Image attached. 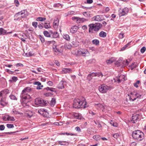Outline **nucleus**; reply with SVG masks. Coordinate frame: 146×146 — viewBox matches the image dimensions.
Segmentation results:
<instances>
[{
    "label": "nucleus",
    "instance_id": "nucleus-30",
    "mask_svg": "<svg viewBox=\"0 0 146 146\" xmlns=\"http://www.w3.org/2000/svg\"><path fill=\"white\" fill-rule=\"evenodd\" d=\"M129 61L130 60L129 59L126 60H124L123 61H122V64L123 66H126L129 64Z\"/></svg>",
    "mask_w": 146,
    "mask_h": 146
},
{
    "label": "nucleus",
    "instance_id": "nucleus-29",
    "mask_svg": "<svg viewBox=\"0 0 146 146\" xmlns=\"http://www.w3.org/2000/svg\"><path fill=\"white\" fill-rule=\"evenodd\" d=\"M1 92L2 93V94L3 96H4L5 95L8 94L9 93V90L8 89L3 90L1 91Z\"/></svg>",
    "mask_w": 146,
    "mask_h": 146
},
{
    "label": "nucleus",
    "instance_id": "nucleus-31",
    "mask_svg": "<svg viewBox=\"0 0 146 146\" xmlns=\"http://www.w3.org/2000/svg\"><path fill=\"white\" fill-rule=\"evenodd\" d=\"M137 66V63L135 62L132 63L131 65V70H132L134 68L136 67Z\"/></svg>",
    "mask_w": 146,
    "mask_h": 146
},
{
    "label": "nucleus",
    "instance_id": "nucleus-14",
    "mask_svg": "<svg viewBox=\"0 0 146 146\" xmlns=\"http://www.w3.org/2000/svg\"><path fill=\"white\" fill-rule=\"evenodd\" d=\"M38 112L43 116L47 117L48 114V112L44 109L40 110L38 111Z\"/></svg>",
    "mask_w": 146,
    "mask_h": 146
},
{
    "label": "nucleus",
    "instance_id": "nucleus-16",
    "mask_svg": "<svg viewBox=\"0 0 146 146\" xmlns=\"http://www.w3.org/2000/svg\"><path fill=\"white\" fill-rule=\"evenodd\" d=\"M89 28V33H93V31H94V24H91L88 25Z\"/></svg>",
    "mask_w": 146,
    "mask_h": 146
},
{
    "label": "nucleus",
    "instance_id": "nucleus-28",
    "mask_svg": "<svg viewBox=\"0 0 146 146\" xmlns=\"http://www.w3.org/2000/svg\"><path fill=\"white\" fill-rule=\"evenodd\" d=\"M53 48L54 51L56 52H61L60 50L58 49V46H56L53 45Z\"/></svg>",
    "mask_w": 146,
    "mask_h": 146
},
{
    "label": "nucleus",
    "instance_id": "nucleus-21",
    "mask_svg": "<svg viewBox=\"0 0 146 146\" xmlns=\"http://www.w3.org/2000/svg\"><path fill=\"white\" fill-rule=\"evenodd\" d=\"M8 104V102H6L5 98H2L0 100V104L1 105L4 106L7 105Z\"/></svg>",
    "mask_w": 146,
    "mask_h": 146
},
{
    "label": "nucleus",
    "instance_id": "nucleus-19",
    "mask_svg": "<svg viewBox=\"0 0 146 146\" xmlns=\"http://www.w3.org/2000/svg\"><path fill=\"white\" fill-rule=\"evenodd\" d=\"M59 23V20L58 18H56L54 19L53 22V26L54 28H57L58 25Z\"/></svg>",
    "mask_w": 146,
    "mask_h": 146
},
{
    "label": "nucleus",
    "instance_id": "nucleus-47",
    "mask_svg": "<svg viewBox=\"0 0 146 146\" xmlns=\"http://www.w3.org/2000/svg\"><path fill=\"white\" fill-rule=\"evenodd\" d=\"M124 37V33H120L119 34V38L122 39Z\"/></svg>",
    "mask_w": 146,
    "mask_h": 146
},
{
    "label": "nucleus",
    "instance_id": "nucleus-9",
    "mask_svg": "<svg viewBox=\"0 0 146 146\" xmlns=\"http://www.w3.org/2000/svg\"><path fill=\"white\" fill-rule=\"evenodd\" d=\"M93 20L98 21H100L105 20L103 16L102 15H97L93 18Z\"/></svg>",
    "mask_w": 146,
    "mask_h": 146
},
{
    "label": "nucleus",
    "instance_id": "nucleus-37",
    "mask_svg": "<svg viewBox=\"0 0 146 146\" xmlns=\"http://www.w3.org/2000/svg\"><path fill=\"white\" fill-rule=\"evenodd\" d=\"M83 15L86 17H88L89 16L90 14L88 12H84L83 13Z\"/></svg>",
    "mask_w": 146,
    "mask_h": 146
},
{
    "label": "nucleus",
    "instance_id": "nucleus-18",
    "mask_svg": "<svg viewBox=\"0 0 146 146\" xmlns=\"http://www.w3.org/2000/svg\"><path fill=\"white\" fill-rule=\"evenodd\" d=\"M72 71L71 69L69 68H63L62 70V72L64 73H70Z\"/></svg>",
    "mask_w": 146,
    "mask_h": 146
},
{
    "label": "nucleus",
    "instance_id": "nucleus-36",
    "mask_svg": "<svg viewBox=\"0 0 146 146\" xmlns=\"http://www.w3.org/2000/svg\"><path fill=\"white\" fill-rule=\"evenodd\" d=\"M44 36L47 37H50V33L46 31H45L43 32Z\"/></svg>",
    "mask_w": 146,
    "mask_h": 146
},
{
    "label": "nucleus",
    "instance_id": "nucleus-59",
    "mask_svg": "<svg viewBox=\"0 0 146 146\" xmlns=\"http://www.w3.org/2000/svg\"><path fill=\"white\" fill-rule=\"evenodd\" d=\"M74 13V12L73 11H70L68 12V15H73Z\"/></svg>",
    "mask_w": 146,
    "mask_h": 146
},
{
    "label": "nucleus",
    "instance_id": "nucleus-4",
    "mask_svg": "<svg viewBox=\"0 0 146 146\" xmlns=\"http://www.w3.org/2000/svg\"><path fill=\"white\" fill-rule=\"evenodd\" d=\"M27 11L25 10L22 11L20 12H19L16 14L15 16H17L18 19H21L22 18L26 17L28 15Z\"/></svg>",
    "mask_w": 146,
    "mask_h": 146
},
{
    "label": "nucleus",
    "instance_id": "nucleus-42",
    "mask_svg": "<svg viewBox=\"0 0 146 146\" xmlns=\"http://www.w3.org/2000/svg\"><path fill=\"white\" fill-rule=\"evenodd\" d=\"M114 61V60H112V59L107 60L106 61V62L107 64H111L113 63Z\"/></svg>",
    "mask_w": 146,
    "mask_h": 146
},
{
    "label": "nucleus",
    "instance_id": "nucleus-40",
    "mask_svg": "<svg viewBox=\"0 0 146 146\" xmlns=\"http://www.w3.org/2000/svg\"><path fill=\"white\" fill-rule=\"evenodd\" d=\"M45 25H44V27L46 29H48L50 28V26L49 23H45Z\"/></svg>",
    "mask_w": 146,
    "mask_h": 146
},
{
    "label": "nucleus",
    "instance_id": "nucleus-22",
    "mask_svg": "<svg viewBox=\"0 0 146 146\" xmlns=\"http://www.w3.org/2000/svg\"><path fill=\"white\" fill-rule=\"evenodd\" d=\"M7 32L6 30L3 28H0V35H7Z\"/></svg>",
    "mask_w": 146,
    "mask_h": 146
},
{
    "label": "nucleus",
    "instance_id": "nucleus-63",
    "mask_svg": "<svg viewBox=\"0 0 146 146\" xmlns=\"http://www.w3.org/2000/svg\"><path fill=\"white\" fill-rule=\"evenodd\" d=\"M22 36L25 39H26L27 38V35L23 33L22 35Z\"/></svg>",
    "mask_w": 146,
    "mask_h": 146
},
{
    "label": "nucleus",
    "instance_id": "nucleus-5",
    "mask_svg": "<svg viewBox=\"0 0 146 146\" xmlns=\"http://www.w3.org/2000/svg\"><path fill=\"white\" fill-rule=\"evenodd\" d=\"M112 88L110 86H108L105 84H102L99 87V90L101 93H106L110 88Z\"/></svg>",
    "mask_w": 146,
    "mask_h": 146
},
{
    "label": "nucleus",
    "instance_id": "nucleus-26",
    "mask_svg": "<svg viewBox=\"0 0 146 146\" xmlns=\"http://www.w3.org/2000/svg\"><path fill=\"white\" fill-rule=\"evenodd\" d=\"M93 138L95 139L96 141H98L100 140L101 138V137L100 136L98 135H94L93 137Z\"/></svg>",
    "mask_w": 146,
    "mask_h": 146
},
{
    "label": "nucleus",
    "instance_id": "nucleus-23",
    "mask_svg": "<svg viewBox=\"0 0 146 146\" xmlns=\"http://www.w3.org/2000/svg\"><path fill=\"white\" fill-rule=\"evenodd\" d=\"M73 115L74 118L76 119H81L82 118V117H81L80 116V114L78 113H73Z\"/></svg>",
    "mask_w": 146,
    "mask_h": 146
},
{
    "label": "nucleus",
    "instance_id": "nucleus-44",
    "mask_svg": "<svg viewBox=\"0 0 146 146\" xmlns=\"http://www.w3.org/2000/svg\"><path fill=\"white\" fill-rule=\"evenodd\" d=\"M39 36L40 39V40L43 43L44 42V41H45V40H44V37H42L40 35H39Z\"/></svg>",
    "mask_w": 146,
    "mask_h": 146
},
{
    "label": "nucleus",
    "instance_id": "nucleus-13",
    "mask_svg": "<svg viewBox=\"0 0 146 146\" xmlns=\"http://www.w3.org/2000/svg\"><path fill=\"white\" fill-rule=\"evenodd\" d=\"M129 11L127 7L123 9L120 12V15L121 16H123L126 14Z\"/></svg>",
    "mask_w": 146,
    "mask_h": 146
},
{
    "label": "nucleus",
    "instance_id": "nucleus-43",
    "mask_svg": "<svg viewBox=\"0 0 146 146\" xmlns=\"http://www.w3.org/2000/svg\"><path fill=\"white\" fill-rule=\"evenodd\" d=\"M8 115H7L5 116H4L3 117V119L5 121H8Z\"/></svg>",
    "mask_w": 146,
    "mask_h": 146
},
{
    "label": "nucleus",
    "instance_id": "nucleus-15",
    "mask_svg": "<svg viewBox=\"0 0 146 146\" xmlns=\"http://www.w3.org/2000/svg\"><path fill=\"white\" fill-rule=\"evenodd\" d=\"M66 82L65 81H64L63 80H62L60 82V83H59V84H58V86H57V88L59 89H62L63 88H64V83Z\"/></svg>",
    "mask_w": 146,
    "mask_h": 146
},
{
    "label": "nucleus",
    "instance_id": "nucleus-12",
    "mask_svg": "<svg viewBox=\"0 0 146 146\" xmlns=\"http://www.w3.org/2000/svg\"><path fill=\"white\" fill-rule=\"evenodd\" d=\"M94 31H98L102 27V24L99 23H96L94 24Z\"/></svg>",
    "mask_w": 146,
    "mask_h": 146
},
{
    "label": "nucleus",
    "instance_id": "nucleus-38",
    "mask_svg": "<svg viewBox=\"0 0 146 146\" xmlns=\"http://www.w3.org/2000/svg\"><path fill=\"white\" fill-rule=\"evenodd\" d=\"M10 98L12 100H17V98L16 96L13 95H11L9 96Z\"/></svg>",
    "mask_w": 146,
    "mask_h": 146
},
{
    "label": "nucleus",
    "instance_id": "nucleus-6",
    "mask_svg": "<svg viewBox=\"0 0 146 146\" xmlns=\"http://www.w3.org/2000/svg\"><path fill=\"white\" fill-rule=\"evenodd\" d=\"M140 117V115L139 114H134L132 116L131 121L133 123H135L141 119Z\"/></svg>",
    "mask_w": 146,
    "mask_h": 146
},
{
    "label": "nucleus",
    "instance_id": "nucleus-10",
    "mask_svg": "<svg viewBox=\"0 0 146 146\" xmlns=\"http://www.w3.org/2000/svg\"><path fill=\"white\" fill-rule=\"evenodd\" d=\"M46 101L43 100H42L39 98H36L35 100V104L38 106H39L41 104H45L46 103H45Z\"/></svg>",
    "mask_w": 146,
    "mask_h": 146
},
{
    "label": "nucleus",
    "instance_id": "nucleus-56",
    "mask_svg": "<svg viewBox=\"0 0 146 146\" xmlns=\"http://www.w3.org/2000/svg\"><path fill=\"white\" fill-rule=\"evenodd\" d=\"M12 79L13 81L16 82L18 80V78L16 77L13 76L12 77Z\"/></svg>",
    "mask_w": 146,
    "mask_h": 146
},
{
    "label": "nucleus",
    "instance_id": "nucleus-61",
    "mask_svg": "<svg viewBox=\"0 0 146 146\" xmlns=\"http://www.w3.org/2000/svg\"><path fill=\"white\" fill-rule=\"evenodd\" d=\"M54 63L57 66H59L60 65L59 62L56 60L55 61Z\"/></svg>",
    "mask_w": 146,
    "mask_h": 146
},
{
    "label": "nucleus",
    "instance_id": "nucleus-11",
    "mask_svg": "<svg viewBox=\"0 0 146 146\" xmlns=\"http://www.w3.org/2000/svg\"><path fill=\"white\" fill-rule=\"evenodd\" d=\"M91 76L92 78L94 76H98L100 77L101 76L102 77L103 76V74L101 73L100 72L94 73L92 72V73L88 74V77Z\"/></svg>",
    "mask_w": 146,
    "mask_h": 146
},
{
    "label": "nucleus",
    "instance_id": "nucleus-24",
    "mask_svg": "<svg viewBox=\"0 0 146 146\" xmlns=\"http://www.w3.org/2000/svg\"><path fill=\"white\" fill-rule=\"evenodd\" d=\"M122 60L120 58L116 62L115 64L117 66H119L122 64Z\"/></svg>",
    "mask_w": 146,
    "mask_h": 146
},
{
    "label": "nucleus",
    "instance_id": "nucleus-60",
    "mask_svg": "<svg viewBox=\"0 0 146 146\" xmlns=\"http://www.w3.org/2000/svg\"><path fill=\"white\" fill-rule=\"evenodd\" d=\"M17 37L19 38H20L21 40L23 41V42H25L26 41V40H25V38H22L21 37H20L19 36H17Z\"/></svg>",
    "mask_w": 146,
    "mask_h": 146
},
{
    "label": "nucleus",
    "instance_id": "nucleus-3",
    "mask_svg": "<svg viewBox=\"0 0 146 146\" xmlns=\"http://www.w3.org/2000/svg\"><path fill=\"white\" fill-rule=\"evenodd\" d=\"M132 136L133 139L137 141H141L144 137V133L139 130H136L133 132Z\"/></svg>",
    "mask_w": 146,
    "mask_h": 146
},
{
    "label": "nucleus",
    "instance_id": "nucleus-32",
    "mask_svg": "<svg viewBox=\"0 0 146 146\" xmlns=\"http://www.w3.org/2000/svg\"><path fill=\"white\" fill-rule=\"evenodd\" d=\"M93 44L96 45H98L99 44V41L97 39H94L92 41Z\"/></svg>",
    "mask_w": 146,
    "mask_h": 146
},
{
    "label": "nucleus",
    "instance_id": "nucleus-39",
    "mask_svg": "<svg viewBox=\"0 0 146 146\" xmlns=\"http://www.w3.org/2000/svg\"><path fill=\"white\" fill-rule=\"evenodd\" d=\"M8 121H14L15 119L13 117H11L8 115Z\"/></svg>",
    "mask_w": 146,
    "mask_h": 146
},
{
    "label": "nucleus",
    "instance_id": "nucleus-49",
    "mask_svg": "<svg viewBox=\"0 0 146 146\" xmlns=\"http://www.w3.org/2000/svg\"><path fill=\"white\" fill-rule=\"evenodd\" d=\"M6 71L8 72V73L11 74H13L15 75V74L14 73V72L13 71H12L9 69H6Z\"/></svg>",
    "mask_w": 146,
    "mask_h": 146
},
{
    "label": "nucleus",
    "instance_id": "nucleus-52",
    "mask_svg": "<svg viewBox=\"0 0 146 146\" xmlns=\"http://www.w3.org/2000/svg\"><path fill=\"white\" fill-rule=\"evenodd\" d=\"M32 25L35 28L37 27V22H34L33 23Z\"/></svg>",
    "mask_w": 146,
    "mask_h": 146
},
{
    "label": "nucleus",
    "instance_id": "nucleus-1",
    "mask_svg": "<svg viewBox=\"0 0 146 146\" xmlns=\"http://www.w3.org/2000/svg\"><path fill=\"white\" fill-rule=\"evenodd\" d=\"M31 90V89L30 87H26L22 90L21 94V102L24 107L29 106L28 103L30 102V99L31 98V97L28 94V93L30 92Z\"/></svg>",
    "mask_w": 146,
    "mask_h": 146
},
{
    "label": "nucleus",
    "instance_id": "nucleus-57",
    "mask_svg": "<svg viewBox=\"0 0 146 146\" xmlns=\"http://www.w3.org/2000/svg\"><path fill=\"white\" fill-rule=\"evenodd\" d=\"M43 87V85H41L39 86H37L36 87V89L38 90H40Z\"/></svg>",
    "mask_w": 146,
    "mask_h": 146
},
{
    "label": "nucleus",
    "instance_id": "nucleus-35",
    "mask_svg": "<svg viewBox=\"0 0 146 146\" xmlns=\"http://www.w3.org/2000/svg\"><path fill=\"white\" fill-rule=\"evenodd\" d=\"M46 19L45 18L39 17L37 18L36 20L38 21H45Z\"/></svg>",
    "mask_w": 146,
    "mask_h": 146
},
{
    "label": "nucleus",
    "instance_id": "nucleus-50",
    "mask_svg": "<svg viewBox=\"0 0 146 146\" xmlns=\"http://www.w3.org/2000/svg\"><path fill=\"white\" fill-rule=\"evenodd\" d=\"M34 84L35 85H37L38 86H39L41 85V83L38 81L35 82H34Z\"/></svg>",
    "mask_w": 146,
    "mask_h": 146
},
{
    "label": "nucleus",
    "instance_id": "nucleus-17",
    "mask_svg": "<svg viewBox=\"0 0 146 146\" xmlns=\"http://www.w3.org/2000/svg\"><path fill=\"white\" fill-rule=\"evenodd\" d=\"M78 29V28L76 26H74L71 28L70 29V32L72 33H75Z\"/></svg>",
    "mask_w": 146,
    "mask_h": 146
},
{
    "label": "nucleus",
    "instance_id": "nucleus-58",
    "mask_svg": "<svg viewBox=\"0 0 146 146\" xmlns=\"http://www.w3.org/2000/svg\"><path fill=\"white\" fill-rule=\"evenodd\" d=\"M75 130L78 132H80L81 131L80 128L79 127H76L75 128Z\"/></svg>",
    "mask_w": 146,
    "mask_h": 146
},
{
    "label": "nucleus",
    "instance_id": "nucleus-55",
    "mask_svg": "<svg viewBox=\"0 0 146 146\" xmlns=\"http://www.w3.org/2000/svg\"><path fill=\"white\" fill-rule=\"evenodd\" d=\"M49 91L54 92H56V91L55 88H50Z\"/></svg>",
    "mask_w": 146,
    "mask_h": 146
},
{
    "label": "nucleus",
    "instance_id": "nucleus-45",
    "mask_svg": "<svg viewBox=\"0 0 146 146\" xmlns=\"http://www.w3.org/2000/svg\"><path fill=\"white\" fill-rule=\"evenodd\" d=\"M146 50V48L145 46L143 47L140 50V51L142 53H143Z\"/></svg>",
    "mask_w": 146,
    "mask_h": 146
},
{
    "label": "nucleus",
    "instance_id": "nucleus-64",
    "mask_svg": "<svg viewBox=\"0 0 146 146\" xmlns=\"http://www.w3.org/2000/svg\"><path fill=\"white\" fill-rule=\"evenodd\" d=\"M127 47V45L126 44L123 47L121 48V50H124Z\"/></svg>",
    "mask_w": 146,
    "mask_h": 146
},
{
    "label": "nucleus",
    "instance_id": "nucleus-34",
    "mask_svg": "<svg viewBox=\"0 0 146 146\" xmlns=\"http://www.w3.org/2000/svg\"><path fill=\"white\" fill-rule=\"evenodd\" d=\"M63 38L68 41L70 40V38L69 35L67 34H64L63 35Z\"/></svg>",
    "mask_w": 146,
    "mask_h": 146
},
{
    "label": "nucleus",
    "instance_id": "nucleus-46",
    "mask_svg": "<svg viewBox=\"0 0 146 146\" xmlns=\"http://www.w3.org/2000/svg\"><path fill=\"white\" fill-rule=\"evenodd\" d=\"M140 82V81L139 80L137 81V82L136 83H135L134 84V86L136 88H137L138 86V84H139Z\"/></svg>",
    "mask_w": 146,
    "mask_h": 146
},
{
    "label": "nucleus",
    "instance_id": "nucleus-7",
    "mask_svg": "<svg viewBox=\"0 0 146 146\" xmlns=\"http://www.w3.org/2000/svg\"><path fill=\"white\" fill-rule=\"evenodd\" d=\"M78 54L83 56H86L89 54V52L86 49H81L79 50L77 52Z\"/></svg>",
    "mask_w": 146,
    "mask_h": 146
},
{
    "label": "nucleus",
    "instance_id": "nucleus-54",
    "mask_svg": "<svg viewBox=\"0 0 146 146\" xmlns=\"http://www.w3.org/2000/svg\"><path fill=\"white\" fill-rule=\"evenodd\" d=\"M5 127L3 125H0V130L2 131L4 129Z\"/></svg>",
    "mask_w": 146,
    "mask_h": 146
},
{
    "label": "nucleus",
    "instance_id": "nucleus-53",
    "mask_svg": "<svg viewBox=\"0 0 146 146\" xmlns=\"http://www.w3.org/2000/svg\"><path fill=\"white\" fill-rule=\"evenodd\" d=\"M47 84L49 86H52L53 85V83L51 81H49L47 82Z\"/></svg>",
    "mask_w": 146,
    "mask_h": 146
},
{
    "label": "nucleus",
    "instance_id": "nucleus-62",
    "mask_svg": "<svg viewBox=\"0 0 146 146\" xmlns=\"http://www.w3.org/2000/svg\"><path fill=\"white\" fill-rule=\"evenodd\" d=\"M16 66L17 67H19V66L21 67V66H23V65L22 64H21V63H17L16 64Z\"/></svg>",
    "mask_w": 146,
    "mask_h": 146
},
{
    "label": "nucleus",
    "instance_id": "nucleus-27",
    "mask_svg": "<svg viewBox=\"0 0 146 146\" xmlns=\"http://www.w3.org/2000/svg\"><path fill=\"white\" fill-rule=\"evenodd\" d=\"M56 102L55 99L52 98L50 103V105L51 106H53Z\"/></svg>",
    "mask_w": 146,
    "mask_h": 146
},
{
    "label": "nucleus",
    "instance_id": "nucleus-33",
    "mask_svg": "<svg viewBox=\"0 0 146 146\" xmlns=\"http://www.w3.org/2000/svg\"><path fill=\"white\" fill-rule=\"evenodd\" d=\"M58 143L61 145H66L68 144V143L66 141H58Z\"/></svg>",
    "mask_w": 146,
    "mask_h": 146
},
{
    "label": "nucleus",
    "instance_id": "nucleus-41",
    "mask_svg": "<svg viewBox=\"0 0 146 146\" xmlns=\"http://www.w3.org/2000/svg\"><path fill=\"white\" fill-rule=\"evenodd\" d=\"M7 126L8 128H13L14 127L13 125L11 124H7Z\"/></svg>",
    "mask_w": 146,
    "mask_h": 146
},
{
    "label": "nucleus",
    "instance_id": "nucleus-2",
    "mask_svg": "<svg viewBox=\"0 0 146 146\" xmlns=\"http://www.w3.org/2000/svg\"><path fill=\"white\" fill-rule=\"evenodd\" d=\"M84 98L82 99H77L74 100L73 107L75 108H85L88 106Z\"/></svg>",
    "mask_w": 146,
    "mask_h": 146
},
{
    "label": "nucleus",
    "instance_id": "nucleus-48",
    "mask_svg": "<svg viewBox=\"0 0 146 146\" xmlns=\"http://www.w3.org/2000/svg\"><path fill=\"white\" fill-rule=\"evenodd\" d=\"M119 136V135L118 133H116L113 135V137L115 139H117Z\"/></svg>",
    "mask_w": 146,
    "mask_h": 146
},
{
    "label": "nucleus",
    "instance_id": "nucleus-8",
    "mask_svg": "<svg viewBox=\"0 0 146 146\" xmlns=\"http://www.w3.org/2000/svg\"><path fill=\"white\" fill-rule=\"evenodd\" d=\"M117 80L118 83H119L121 81H125V76L123 75H120V76H118L116 77V79L115 80V78L113 79V81L114 82H116Z\"/></svg>",
    "mask_w": 146,
    "mask_h": 146
},
{
    "label": "nucleus",
    "instance_id": "nucleus-51",
    "mask_svg": "<svg viewBox=\"0 0 146 146\" xmlns=\"http://www.w3.org/2000/svg\"><path fill=\"white\" fill-rule=\"evenodd\" d=\"M14 3L17 7H18L19 6V4L18 0H15Z\"/></svg>",
    "mask_w": 146,
    "mask_h": 146
},
{
    "label": "nucleus",
    "instance_id": "nucleus-25",
    "mask_svg": "<svg viewBox=\"0 0 146 146\" xmlns=\"http://www.w3.org/2000/svg\"><path fill=\"white\" fill-rule=\"evenodd\" d=\"M106 33L103 31H101L99 34V36L101 37L104 38L106 36Z\"/></svg>",
    "mask_w": 146,
    "mask_h": 146
},
{
    "label": "nucleus",
    "instance_id": "nucleus-20",
    "mask_svg": "<svg viewBox=\"0 0 146 146\" xmlns=\"http://www.w3.org/2000/svg\"><path fill=\"white\" fill-rule=\"evenodd\" d=\"M50 32L52 35V37L54 38H57L59 36L58 33L56 32H53L52 31H50Z\"/></svg>",
    "mask_w": 146,
    "mask_h": 146
}]
</instances>
